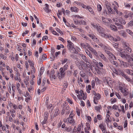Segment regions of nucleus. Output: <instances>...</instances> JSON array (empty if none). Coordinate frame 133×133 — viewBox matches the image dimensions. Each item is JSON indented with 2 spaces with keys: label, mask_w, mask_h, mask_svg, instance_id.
Masks as SVG:
<instances>
[{
  "label": "nucleus",
  "mask_w": 133,
  "mask_h": 133,
  "mask_svg": "<svg viewBox=\"0 0 133 133\" xmlns=\"http://www.w3.org/2000/svg\"><path fill=\"white\" fill-rule=\"evenodd\" d=\"M119 55L121 57L123 58H126L128 62L133 61V58L131 57L128 53L124 51L123 52H121Z\"/></svg>",
  "instance_id": "nucleus-1"
},
{
  "label": "nucleus",
  "mask_w": 133,
  "mask_h": 133,
  "mask_svg": "<svg viewBox=\"0 0 133 133\" xmlns=\"http://www.w3.org/2000/svg\"><path fill=\"white\" fill-rule=\"evenodd\" d=\"M67 46L68 48L71 52L75 54L78 53V52L76 50L74 47V44L72 43L68 44Z\"/></svg>",
  "instance_id": "nucleus-2"
},
{
  "label": "nucleus",
  "mask_w": 133,
  "mask_h": 133,
  "mask_svg": "<svg viewBox=\"0 0 133 133\" xmlns=\"http://www.w3.org/2000/svg\"><path fill=\"white\" fill-rule=\"evenodd\" d=\"M124 49L125 50L130 52L131 51V49L130 47V45L127 42H123L122 43Z\"/></svg>",
  "instance_id": "nucleus-3"
},
{
  "label": "nucleus",
  "mask_w": 133,
  "mask_h": 133,
  "mask_svg": "<svg viewBox=\"0 0 133 133\" xmlns=\"http://www.w3.org/2000/svg\"><path fill=\"white\" fill-rule=\"evenodd\" d=\"M59 71L61 74V76H59V79L60 80H61L62 78H63L65 76V71L63 69V68H60Z\"/></svg>",
  "instance_id": "nucleus-4"
},
{
  "label": "nucleus",
  "mask_w": 133,
  "mask_h": 133,
  "mask_svg": "<svg viewBox=\"0 0 133 133\" xmlns=\"http://www.w3.org/2000/svg\"><path fill=\"white\" fill-rule=\"evenodd\" d=\"M115 73L117 75L121 76L122 77L124 76L125 74H124V71L122 70L118 69V70H115Z\"/></svg>",
  "instance_id": "nucleus-5"
},
{
  "label": "nucleus",
  "mask_w": 133,
  "mask_h": 133,
  "mask_svg": "<svg viewBox=\"0 0 133 133\" xmlns=\"http://www.w3.org/2000/svg\"><path fill=\"white\" fill-rule=\"evenodd\" d=\"M102 21L103 22L105 23V24H110L112 21V20L111 19H108L107 18H105L104 17H102Z\"/></svg>",
  "instance_id": "nucleus-6"
},
{
  "label": "nucleus",
  "mask_w": 133,
  "mask_h": 133,
  "mask_svg": "<svg viewBox=\"0 0 133 133\" xmlns=\"http://www.w3.org/2000/svg\"><path fill=\"white\" fill-rule=\"evenodd\" d=\"M97 29L99 34L102 37L103 35L104 34V30L103 28L100 26H99L97 28Z\"/></svg>",
  "instance_id": "nucleus-7"
},
{
  "label": "nucleus",
  "mask_w": 133,
  "mask_h": 133,
  "mask_svg": "<svg viewBox=\"0 0 133 133\" xmlns=\"http://www.w3.org/2000/svg\"><path fill=\"white\" fill-rule=\"evenodd\" d=\"M120 63L121 66H123L124 68H127L129 67V64L127 62H125L123 61H120Z\"/></svg>",
  "instance_id": "nucleus-8"
},
{
  "label": "nucleus",
  "mask_w": 133,
  "mask_h": 133,
  "mask_svg": "<svg viewBox=\"0 0 133 133\" xmlns=\"http://www.w3.org/2000/svg\"><path fill=\"white\" fill-rule=\"evenodd\" d=\"M112 81L110 80L109 78L105 79V82L107 83V84L110 86L112 84Z\"/></svg>",
  "instance_id": "nucleus-9"
},
{
  "label": "nucleus",
  "mask_w": 133,
  "mask_h": 133,
  "mask_svg": "<svg viewBox=\"0 0 133 133\" xmlns=\"http://www.w3.org/2000/svg\"><path fill=\"white\" fill-rule=\"evenodd\" d=\"M115 25L117 26V28L119 29H123L124 26L122 24L119 23V22L116 23Z\"/></svg>",
  "instance_id": "nucleus-10"
},
{
  "label": "nucleus",
  "mask_w": 133,
  "mask_h": 133,
  "mask_svg": "<svg viewBox=\"0 0 133 133\" xmlns=\"http://www.w3.org/2000/svg\"><path fill=\"white\" fill-rule=\"evenodd\" d=\"M120 34L124 37L126 38L127 37V34L125 31L123 30L120 31L119 32Z\"/></svg>",
  "instance_id": "nucleus-11"
},
{
  "label": "nucleus",
  "mask_w": 133,
  "mask_h": 133,
  "mask_svg": "<svg viewBox=\"0 0 133 133\" xmlns=\"http://www.w3.org/2000/svg\"><path fill=\"white\" fill-rule=\"evenodd\" d=\"M93 40L94 41L96 42L100 46H103V44L101 43H100L99 40L96 37V36L95 37V38Z\"/></svg>",
  "instance_id": "nucleus-12"
},
{
  "label": "nucleus",
  "mask_w": 133,
  "mask_h": 133,
  "mask_svg": "<svg viewBox=\"0 0 133 133\" xmlns=\"http://www.w3.org/2000/svg\"><path fill=\"white\" fill-rule=\"evenodd\" d=\"M99 56L101 57L104 60L106 61L107 60V59L105 57V56L101 52L98 53Z\"/></svg>",
  "instance_id": "nucleus-13"
},
{
  "label": "nucleus",
  "mask_w": 133,
  "mask_h": 133,
  "mask_svg": "<svg viewBox=\"0 0 133 133\" xmlns=\"http://www.w3.org/2000/svg\"><path fill=\"white\" fill-rule=\"evenodd\" d=\"M121 24L123 25H125L126 23L125 20L124 19L122 18H121L119 19V22H118Z\"/></svg>",
  "instance_id": "nucleus-14"
},
{
  "label": "nucleus",
  "mask_w": 133,
  "mask_h": 133,
  "mask_svg": "<svg viewBox=\"0 0 133 133\" xmlns=\"http://www.w3.org/2000/svg\"><path fill=\"white\" fill-rule=\"evenodd\" d=\"M110 27L112 30H114L115 31H118V29L114 25H110Z\"/></svg>",
  "instance_id": "nucleus-15"
},
{
  "label": "nucleus",
  "mask_w": 133,
  "mask_h": 133,
  "mask_svg": "<svg viewBox=\"0 0 133 133\" xmlns=\"http://www.w3.org/2000/svg\"><path fill=\"white\" fill-rule=\"evenodd\" d=\"M67 119L69 122L70 123H75L74 119H73V117H69L67 118Z\"/></svg>",
  "instance_id": "nucleus-16"
},
{
  "label": "nucleus",
  "mask_w": 133,
  "mask_h": 133,
  "mask_svg": "<svg viewBox=\"0 0 133 133\" xmlns=\"http://www.w3.org/2000/svg\"><path fill=\"white\" fill-rule=\"evenodd\" d=\"M87 8V9H88L89 11L91 12V14H93L94 15H95V13L93 11L92 9V8L90 6H88Z\"/></svg>",
  "instance_id": "nucleus-17"
},
{
  "label": "nucleus",
  "mask_w": 133,
  "mask_h": 133,
  "mask_svg": "<svg viewBox=\"0 0 133 133\" xmlns=\"http://www.w3.org/2000/svg\"><path fill=\"white\" fill-rule=\"evenodd\" d=\"M111 35L110 34H105L104 33L102 36V37H104L106 39L109 38V37Z\"/></svg>",
  "instance_id": "nucleus-18"
},
{
  "label": "nucleus",
  "mask_w": 133,
  "mask_h": 133,
  "mask_svg": "<svg viewBox=\"0 0 133 133\" xmlns=\"http://www.w3.org/2000/svg\"><path fill=\"white\" fill-rule=\"evenodd\" d=\"M88 44L87 43L85 44L83 43H81V46L84 48L87 49V47L89 46Z\"/></svg>",
  "instance_id": "nucleus-19"
},
{
  "label": "nucleus",
  "mask_w": 133,
  "mask_h": 133,
  "mask_svg": "<svg viewBox=\"0 0 133 133\" xmlns=\"http://www.w3.org/2000/svg\"><path fill=\"white\" fill-rule=\"evenodd\" d=\"M81 56L82 58L85 61V62L87 63L88 62V59L85 55L83 54H81Z\"/></svg>",
  "instance_id": "nucleus-20"
},
{
  "label": "nucleus",
  "mask_w": 133,
  "mask_h": 133,
  "mask_svg": "<svg viewBox=\"0 0 133 133\" xmlns=\"http://www.w3.org/2000/svg\"><path fill=\"white\" fill-rule=\"evenodd\" d=\"M95 96V97H94V98L95 100H99L101 98L100 95L99 94H97Z\"/></svg>",
  "instance_id": "nucleus-21"
},
{
  "label": "nucleus",
  "mask_w": 133,
  "mask_h": 133,
  "mask_svg": "<svg viewBox=\"0 0 133 133\" xmlns=\"http://www.w3.org/2000/svg\"><path fill=\"white\" fill-rule=\"evenodd\" d=\"M106 117L107 118V119L106 120L107 123H108L107 122V121L108 122H111V118H110V116L108 114H107L106 115Z\"/></svg>",
  "instance_id": "nucleus-22"
},
{
  "label": "nucleus",
  "mask_w": 133,
  "mask_h": 133,
  "mask_svg": "<svg viewBox=\"0 0 133 133\" xmlns=\"http://www.w3.org/2000/svg\"><path fill=\"white\" fill-rule=\"evenodd\" d=\"M77 8L76 7H71V10L72 12H77Z\"/></svg>",
  "instance_id": "nucleus-23"
},
{
  "label": "nucleus",
  "mask_w": 133,
  "mask_h": 133,
  "mask_svg": "<svg viewBox=\"0 0 133 133\" xmlns=\"http://www.w3.org/2000/svg\"><path fill=\"white\" fill-rule=\"evenodd\" d=\"M109 58H111L113 60H115L116 59V58L115 56L112 54L109 56Z\"/></svg>",
  "instance_id": "nucleus-24"
},
{
  "label": "nucleus",
  "mask_w": 133,
  "mask_h": 133,
  "mask_svg": "<svg viewBox=\"0 0 133 133\" xmlns=\"http://www.w3.org/2000/svg\"><path fill=\"white\" fill-rule=\"evenodd\" d=\"M20 86V85L19 83H18L17 85V89L19 94H22V91L20 89L19 87Z\"/></svg>",
  "instance_id": "nucleus-25"
},
{
  "label": "nucleus",
  "mask_w": 133,
  "mask_h": 133,
  "mask_svg": "<svg viewBox=\"0 0 133 133\" xmlns=\"http://www.w3.org/2000/svg\"><path fill=\"white\" fill-rule=\"evenodd\" d=\"M59 113L60 112L59 111V109H58L57 108L55 110L54 116H58Z\"/></svg>",
  "instance_id": "nucleus-26"
},
{
  "label": "nucleus",
  "mask_w": 133,
  "mask_h": 133,
  "mask_svg": "<svg viewBox=\"0 0 133 133\" xmlns=\"http://www.w3.org/2000/svg\"><path fill=\"white\" fill-rule=\"evenodd\" d=\"M110 61L114 65H115L116 66H118V64L116 62H115L114 61V60H111Z\"/></svg>",
  "instance_id": "nucleus-27"
},
{
  "label": "nucleus",
  "mask_w": 133,
  "mask_h": 133,
  "mask_svg": "<svg viewBox=\"0 0 133 133\" xmlns=\"http://www.w3.org/2000/svg\"><path fill=\"white\" fill-rule=\"evenodd\" d=\"M68 85V84L66 83H64L63 86L64 87L62 89V91H65V90L66 88H67Z\"/></svg>",
  "instance_id": "nucleus-28"
},
{
  "label": "nucleus",
  "mask_w": 133,
  "mask_h": 133,
  "mask_svg": "<svg viewBox=\"0 0 133 133\" xmlns=\"http://www.w3.org/2000/svg\"><path fill=\"white\" fill-rule=\"evenodd\" d=\"M97 9L98 11H101L102 9V7L101 5L99 4L97 5Z\"/></svg>",
  "instance_id": "nucleus-29"
},
{
  "label": "nucleus",
  "mask_w": 133,
  "mask_h": 133,
  "mask_svg": "<svg viewBox=\"0 0 133 133\" xmlns=\"http://www.w3.org/2000/svg\"><path fill=\"white\" fill-rule=\"evenodd\" d=\"M124 4L125 7L128 8H130L131 5V4H129L127 3H124Z\"/></svg>",
  "instance_id": "nucleus-30"
},
{
  "label": "nucleus",
  "mask_w": 133,
  "mask_h": 133,
  "mask_svg": "<svg viewBox=\"0 0 133 133\" xmlns=\"http://www.w3.org/2000/svg\"><path fill=\"white\" fill-rule=\"evenodd\" d=\"M44 118L48 119L49 116V114L48 112L46 111L45 112L44 114Z\"/></svg>",
  "instance_id": "nucleus-31"
},
{
  "label": "nucleus",
  "mask_w": 133,
  "mask_h": 133,
  "mask_svg": "<svg viewBox=\"0 0 133 133\" xmlns=\"http://www.w3.org/2000/svg\"><path fill=\"white\" fill-rule=\"evenodd\" d=\"M99 127L102 131H104V130L105 131L104 127L102 124H101L99 125Z\"/></svg>",
  "instance_id": "nucleus-32"
},
{
  "label": "nucleus",
  "mask_w": 133,
  "mask_h": 133,
  "mask_svg": "<svg viewBox=\"0 0 133 133\" xmlns=\"http://www.w3.org/2000/svg\"><path fill=\"white\" fill-rule=\"evenodd\" d=\"M123 77L125 78L126 80L130 82L131 81V79L129 77H128V76H126L125 75H124V76Z\"/></svg>",
  "instance_id": "nucleus-33"
},
{
  "label": "nucleus",
  "mask_w": 133,
  "mask_h": 133,
  "mask_svg": "<svg viewBox=\"0 0 133 133\" xmlns=\"http://www.w3.org/2000/svg\"><path fill=\"white\" fill-rule=\"evenodd\" d=\"M80 75L81 76L83 77H84L85 76V73L83 71H81L80 72Z\"/></svg>",
  "instance_id": "nucleus-34"
},
{
  "label": "nucleus",
  "mask_w": 133,
  "mask_h": 133,
  "mask_svg": "<svg viewBox=\"0 0 133 133\" xmlns=\"http://www.w3.org/2000/svg\"><path fill=\"white\" fill-rule=\"evenodd\" d=\"M125 71L128 74L132 75L133 73L132 72V71L131 70V71L129 69H126L125 70Z\"/></svg>",
  "instance_id": "nucleus-35"
},
{
  "label": "nucleus",
  "mask_w": 133,
  "mask_h": 133,
  "mask_svg": "<svg viewBox=\"0 0 133 133\" xmlns=\"http://www.w3.org/2000/svg\"><path fill=\"white\" fill-rule=\"evenodd\" d=\"M81 129V126L80 125H79L78 126L77 128V133L79 132L80 131Z\"/></svg>",
  "instance_id": "nucleus-36"
},
{
  "label": "nucleus",
  "mask_w": 133,
  "mask_h": 133,
  "mask_svg": "<svg viewBox=\"0 0 133 133\" xmlns=\"http://www.w3.org/2000/svg\"><path fill=\"white\" fill-rule=\"evenodd\" d=\"M127 32L132 36H133V32L131 30L129 29L126 30Z\"/></svg>",
  "instance_id": "nucleus-37"
},
{
  "label": "nucleus",
  "mask_w": 133,
  "mask_h": 133,
  "mask_svg": "<svg viewBox=\"0 0 133 133\" xmlns=\"http://www.w3.org/2000/svg\"><path fill=\"white\" fill-rule=\"evenodd\" d=\"M47 119H48L44 118V119L43 121H42L41 123V124H42L43 127H44V126L43 125L44 124L46 123Z\"/></svg>",
  "instance_id": "nucleus-38"
},
{
  "label": "nucleus",
  "mask_w": 133,
  "mask_h": 133,
  "mask_svg": "<svg viewBox=\"0 0 133 133\" xmlns=\"http://www.w3.org/2000/svg\"><path fill=\"white\" fill-rule=\"evenodd\" d=\"M103 48L105 52H106V51H108L110 50V48L107 46H104Z\"/></svg>",
  "instance_id": "nucleus-39"
},
{
  "label": "nucleus",
  "mask_w": 133,
  "mask_h": 133,
  "mask_svg": "<svg viewBox=\"0 0 133 133\" xmlns=\"http://www.w3.org/2000/svg\"><path fill=\"white\" fill-rule=\"evenodd\" d=\"M88 36L90 37L91 38H92L93 40L95 38V37L96 36H95L93 34H89L88 35Z\"/></svg>",
  "instance_id": "nucleus-40"
},
{
  "label": "nucleus",
  "mask_w": 133,
  "mask_h": 133,
  "mask_svg": "<svg viewBox=\"0 0 133 133\" xmlns=\"http://www.w3.org/2000/svg\"><path fill=\"white\" fill-rule=\"evenodd\" d=\"M113 46L116 48H118V44L117 43H114L112 44Z\"/></svg>",
  "instance_id": "nucleus-41"
},
{
  "label": "nucleus",
  "mask_w": 133,
  "mask_h": 133,
  "mask_svg": "<svg viewBox=\"0 0 133 133\" xmlns=\"http://www.w3.org/2000/svg\"><path fill=\"white\" fill-rule=\"evenodd\" d=\"M125 88H123L122 87H119V90H121V92L122 93L125 91Z\"/></svg>",
  "instance_id": "nucleus-42"
},
{
  "label": "nucleus",
  "mask_w": 133,
  "mask_h": 133,
  "mask_svg": "<svg viewBox=\"0 0 133 133\" xmlns=\"http://www.w3.org/2000/svg\"><path fill=\"white\" fill-rule=\"evenodd\" d=\"M106 8L108 9V10L109 11L110 9H111V8L110 6V4H107L106 5Z\"/></svg>",
  "instance_id": "nucleus-43"
},
{
  "label": "nucleus",
  "mask_w": 133,
  "mask_h": 133,
  "mask_svg": "<svg viewBox=\"0 0 133 133\" xmlns=\"http://www.w3.org/2000/svg\"><path fill=\"white\" fill-rule=\"evenodd\" d=\"M91 25L92 26V27L94 28H97H97L98 27V26L96 24H95V23H91Z\"/></svg>",
  "instance_id": "nucleus-44"
},
{
  "label": "nucleus",
  "mask_w": 133,
  "mask_h": 133,
  "mask_svg": "<svg viewBox=\"0 0 133 133\" xmlns=\"http://www.w3.org/2000/svg\"><path fill=\"white\" fill-rule=\"evenodd\" d=\"M82 36L84 38H85L87 40L89 41L90 40V38H89L87 37L84 35H83V34L82 35Z\"/></svg>",
  "instance_id": "nucleus-45"
},
{
  "label": "nucleus",
  "mask_w": 133,
  "mask_h": 133,
  "mask_svg": "<svg viewBox=\"0 0 133 133\" xmlns=\"http://www.w3.org/2000/svg\"><path fill=\"white\" fill-rule=\"evenodd\" d=\"M86 53L90 58H92V56L91 54L89 51H88V52H86Z\"/></svg>",
  "instance_id": "nucleus-46"
},
{
  "label": "nucleus",
  "mask_w": 133,
  "mask_h": 133,
  "mask_svg": "<svg viewBox=\"0 0 133 133\" xmlns=\"http://www.w3.org/2000/svg\"><path fill=\"white\" fill-rule=\"evenodd\" d=\"M79 23L80 24H82L83 25H85L86 22H85L83 20H81V21H79Z\"/></svg>",
  "instance_id": "nucleus-47"
},
{
  "label": "nucleus",
  "mask_w": 133,
  "mask_h": 133,
  "mask_svg": "<svg viewBox=\"0 0 133 133\" xmlns=\"http://www.w3.org/2000/svg\"><path fill=\"white\" fill-rule=\"evenodd\" d=\"M92 87V88H94L95 86V82L94 80H92L91 82Z\"/></svg>",
  "instance_id": "nucleus-48"
},
{
  "label": "nucleus",
  "mask_w": 133,
  "mask_h": 133,
  "mask_svg": "<svg viewBox=\"0 0 133 133\" xmlns=\"http://www.w3.org/2000/svg\"><path fill=\"white\" fill-rule=\"evenodd\" d=\"M44 68L43 67H42L41 68L40 70V73L41 75H42L44 71Z\"/></svg>",
  "instance_id": "nucleus-49"
},
{
  "label": "nucleus",
  "mask_w": 133,
  "mask_h": 133,
  "mask_svg": "<svg viewBox=\"0 0 133 133\" xmlns=\"http://www.w3.org/2000/svg\"><path fill=\"white\" fill-rule=\"evenodd\" d=\"M63 68V69L65 71L68 68V65L66 64L64 65Z\"/></svg>",
  "instance_id": "nucleus-50"
},
{
  "label": "nucleus",
  "mask_w": 133,
  "mask_h": 133,
  "mask_svg": "<svg viewBox=\"0 0 133 133\" xmlns=\"http://www.w3.org/2000/svg\"><path fill=\"white\" fill-rule=\"evenodd\" d=\"M56 30L59 33H60L61 34H63V32L62 31L59 29L58 28H56Z\"/></svg>",
  "instance_id": "nucleus-51"
},
{
  "label": "nucleus",
  "mask_w": 133,
  "mask_h": 133,
  "mask_svg": "<svg viewBox=\"0 0 133 133\" xmlns=\"http://www.w3.org/2000/svg\"><path fill=\"white\" fill-rule=\"evenodd\" d=\"M128 15V16L129 17H132L133 16V12H129L127 13Z\"/></svg>",
  "instance_id": "nucleus-52"
},
{
  "label": "nucleus",
  "mask_w": 133,
  "mask_h": 133,
  "mask_svg": "<svg viewBox=\"0 0 133 133\" xmlns=\"http://www.w3.org/2000/svg\"><path fill=\"white\" fill-rule=\"evenodd\" d=\"M83 64H82L80 63H79L78 64V67L79 68V69L80 68L81 69H83L82 66H83Z\"/></svg>",
  "instance_id": "nucleus-53"
},
{
  "label": "nucleus",
  "mask_w": 133,
  "mask_h": 133,
  "mask_svg": "<svg viewBox=\"0 0 133 133\" xmlns=\"http://www.w3.org/2000/svg\"><path fill=\"white\" fill-rule=\"evenodd\" d=\"M101 117H102V116L100 114L98 115H97V119L99 120H101V119H102L101 118Z\"/></svg>",
  "instance_id": "nucleus-54"
},
{
  "label": "nucleus",
  "mask_w": 133,
  "mask_h": 133,
  "mask_svg": "<svg viewBox=\"0 0 133 133\" xmlns=\"http://www.w3.org/2000/svg\"><path fill=\"white\" fill-rule=\"evenodd\" d=\"M115 95L118 99H120L121 98V96L118 93L116 92L115 93Z\"/></svg>",
  "instance_id": "nucleus-55"
},
{
  "label": "nucleus",
  "mask_w": 133,
  "mask_h": 133,
  "mask_svg": "<svg viewBox=\"0 0 133 133\" xmlns=\"http://www.w3.org/2000/svg\"><path fill=\"white\" fill-rule=\"evenodd\" d=\"M112 108L114 109H117L118 108V106H117L116 105H114L112 106Z\"/></svg>",
  "instance_id": "nucleus-56"
},
{
  "label": "nucleus",
  "mask_w": 133,
  "mask_h": 133,
  "mask_svg": "<svg viewBox=\"0 0 133 133\" xmlns=\"http://www.w3.org/2000/svg\"><path fill=\"white\" fill-rule=\"evenodd\" d=\"M48 39V37L47 36H45L43 37L42 38V40L43 41H45L47 39Z\"/></svg>",
  "instance_id": "nucleus-57"
},
{
  "label": "nucleus",
  "mask_w": 133,
  "mask_h": 133,
  "mask_svg": "<svg viewBox=\"0 0 133 133\" xmlns=\"http://www.w3.org/2000/svg\"><path fill=\"white\" fill-rule=\"evenodd\" d=\"M68 59H64V60H63L62 61V64H63L64 63H65L67 62Z\"/></svg>",
  "instance_id": "nucleus-58"
},
{
  "label": "nucleus",
  "mask_w": 133,
  "mask_h": 133,
  "mask_svg": "<svg viewBox=\"0 0 133 133\" xmlns=\"http://www.w3.org/2000/svg\"><path fill=\"white\" fill-rule=\"evenodd\" d=\"M127 120H126L124 122V128L127 127Z\"/></svg>",
  "instance_id": "nucleus-59"
},
{
  "label": "nucleus",
  "mask_w": 133,
  "mask_h": 133,
  "mask_svg": "<svg viewBox=\"0 0 133 133\" xmlns=\"http://www.w3.org/2000/svg\"><path fill=\"white\" fill-rule=\"evenodd\" d=\"M111 103H114L116 102V100L115 98H114L113 99L112 98L111 100Z\"/></svg>",
  "instance_id": "nucleus-60"
},
{
  "label": "nucleus",
  "mask_w": 133,
  "mask_h": 133,
  "mask_svg": "<svg viewBox=\"0 0 133 133\" xmlns=\"http://www.w3.org/2000/svg\"><path fill=\"white\" fill-rule=\"evenodd\" d=\"M120 39H117L116 38H114L113 37L112 41H113L115 42H116L120 41Z\"/></svg>",
  "instance_id": "nucleus-61"
},
{
  "label": "nucleus",
  "mask_w": 133,
  "mask_h": 133,
  "mask_svg": "<svg viewBox=\"0 0 133 133\" xmlns=\"http://www.w3.org/2000/svg\"><path fill=\"white\" fill-rule=\"evenodd\" d=\"M105 52L109 56L112 54L111 52L109 51H106V52Z\"/></svg>",
  "instance_id": "nucleus-62"
},
{
  "label": "nucleus",
  "mask_w": 133,
  "mask_h": 133,
  "mask_svg": "<svg viewBox=\"0 0 133 133\" xmlns=\"http://www.w3.org/2000/svg\"><path fill=\"white\" fill-rule=\"evenodd\" d=\"M122 93L124 94V95L125 96H126L128 94V92L125 90V91Z\"/></svg>",
  "instance_id": "nucleus-63"
},
{
  "label": "nucleus",
  "mask_w": 133,
  "mask_h": 133,
  "mask_svg": "<svg viewBox=\"0 0 133 133\" xmlns=\"http://www.w3.org/2000/svg\"><path fill=\"white\" fill-rule=\"evenodd\" d=\"M47 57V56L45 54H43L42 56V58L43 59H45Z\"/></svg>",
  "instance_id": "nucleus-64"
}]
</instances>
